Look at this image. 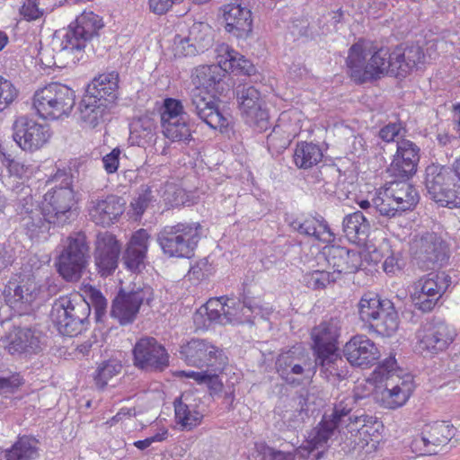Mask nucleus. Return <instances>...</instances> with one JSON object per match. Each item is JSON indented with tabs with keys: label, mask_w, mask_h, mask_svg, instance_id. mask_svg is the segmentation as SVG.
I'll return each instance as SVG.
<instances>
[{
	"label": "nucleus",
	"mask_w": 460,
	"mask_h": 460,
	"mask_svg": "<svg viewBox=\"0 0 460 460\" xmlns=\"http://www.w3.org/2000/svg\"><path fill=\"white\" fill-rule=\"evenodd\" d=\"M342 229L349 242L363 243L368 236L370 223L361 211H356L343 218Z\"/></svg>",
	"instance_id": "ea45409f"
},
{
	"label": "nucleus",
	"mask_w": 460,
	"mask_h": 460,
	"mask_svg": "<svg viewBox=\"0 0 460 460\" xmlns=\"http://www.w3.org/2000/svg\"><path fill=\"white\" fill-rule=\"evenodd\" d=\"M52 181L59 183L52 190L44 195L43 208L54 225L64 226L72 220L75 213L73 207L75 204V191L72 188L73 177L66 170H58Z\"/></svg>",
	"instance_id": "9d476101"
},
{
	"label": "nucleus",
	"mask_w": 460,
	"mask_h": 460,
	"mask_svg": "<svg viewBox=\"0 0 460 460\" xmlns=\"http://www.w3.org/2000/svg\"><path fill=\"white\" fill-rule=\"evenodd\" d=\"M446 249L443 240L433 232L415 236L411 243L412 258L419 268L424 270L442 266L448 259Z\"/></svg>",
	"instance_id": "dca6fc26"
},
{
	"label": "nucleus",
	"mask_w": 460,
	"mask_h": 460,
	"mask_svg": "<svg viewBox=\"0 0 460 460\" xmlns=\"http://www.w3.org/2000/svg\"><path fill=\"white\" fill-rule=\"evenodd\" d=\"M41 285L31 270H21L11 275L2 290L5 304L20 316H31L33 304L39 298Z\"/></svg>",
	"instance_id": "6e6552de"
},
{
	"label": "nucleus",
	"mask_w": 460,
	"mask_h": 460,
	"mask_svg": "<svg viewBox=\"0 0 460 460\" xmlns=\"http://www.w3.org/2000/svg\"><path fill=\"white\" fill-rule=\"evenodd\" d=\"M394 59L403 58V65H398L392 69V76L405 78L419 64L424 62L425 55L422 47L419 44H400L393 49Z\"/></svg>",
	"instance_id": "2f4dec72"
},
{
	"label": "nucleus",
	"mask_w": 460,
	"mask_h": 460,
	"mask_svg": "<svg viewBox=\"0 0 460 460\" xmlns=\"http://www.w3.org/2000/svg\"><path fill=\"white\" fill-rule=\"evenodd\" d=\"M150 235L146 229H139L136 231L130 238L128 244V249H134L144 253H146L148 249V241Z\"/></svg>",
	"instance_id": "0e129e2a"
},
{
	"label": "nucleus",
	"mask_w": 460,
	"mask_h": 460,
	"mask_svg": "<svg viewBox=\"0 0 460 460\" xmlns=\"http://www.w3.org/2000/svg\"><path fill=\"white\" fill-rule=\"evenodd\" d=\"M357 405V399L353 395H342L337 398L333 405V410L327 417L336 422L339 427H347V425L354 424L357 420L358 424L367 423L369 417L364 414L358 415L352 412Z\"/></svg>",
	"instance_id": "473e14b6"
},
{
	"label": "nucleus",
	"mask_w": 460,
	"mask_h": 460,
	"mask_svg": "<svg viewBox=\"0 0 460 460\" xmlns=\"http://www.w3.org/2000/svg\"><path fill=\"white\" fill-rule=\"evenodd\" d=\"M386 189L402 214L413 210L419 203V192L407 180L393 181Z\"/></svg>",
	"instance_id": "c9c22d12"
},
{
	"label": "nucleus",
	"mask_w": 460,
	"mask_h": 460,
	"mask_svg": "<svg viewBox=\"0 0 460 460\" xmlns=\"http://www.w3.org/2000/svg\"><path fill=\"white\" fill-rule=\"evenodd\" d=\"M2 164L5 166L12 176H15L19 179H22L26 176L29 168L25 166L22 162L17 159H14L11 156V155H6L4 153H1Z\"/></svg>",
	"instance_id": "680f3d73"
},
{
	"label": "nucleus",
	"mask_w": 460,
	"mask_h": 460,
	"mask_svg": "<svg viewBox=\"0 0 460 460\" xmlns=\"http://www.w3.org/2000/svg\"><path fill=\"white\" fill-rule=\"evenodd\" d=\"M259 460H296L295 452L288 449H277L266 444L256 446Z\"/></svg>",
	"instance_id": "6e6d98bb"
},
{
	"label": "nucleus",
	"mask_w": 460,
	"mask_h": 460,
	"mask_svg": "<svg viewBox=\"0 0 460 460\" xmlns=\"http://www.w3.org/2000/svg\"><path fill=\"white\" fill-rule=\"evenodd\" d=\"M132 353L134 366L146 372H163L170 364L165 347L154 337L140 338Z\"/></svg>",
	"instance_id": "a211bd4d"
},
{
	"label": "nucleus",
	"mask_w": 460,
	"mask_h": 460,
	"mask_svg": "<svg viewBox=\"0 0 460 460\" xmlns=\"http://www.w3.org/2000/svg\"><path fill=\"white\" fill-rule=\"evenodd\" d=\"M164 137L172 142H182L188 145L193 140L192 133L194 122H191L190 116H183L181 119L161 125Z\"/></svg>",
	"instance_id": "a19ab883"
},
{
	"label": "nucleus",
	"mask_w": 460,
	"mask_h": 460,
	"mask_svg": "<svg viewBox=\"0 0 460 460\" xmlns=\"http://www.w3.org/2000/svg\"><path fill=\"white\" fill-rule=\"evenodd\" d=\"M373 210L389 218L402 215L386 188L373 199Z\"/></svg>",
	"instance_id": "3c124183"
},
{
	"label": "nucleus",
	"mask_w": 460,
	"mask_h": 460,
	"mask_svg": "<svg viewBox=\"0 0 460 460\" xmlns=\"http://www.w3.org/2000/svg\"><path fill=\"white\" fill-rule=\"evenodd\" d=\"M236 98L244 122L254 131L263 132L270 127L269 113L263 107L261 93L252 85H239Z\"/></svg>",
	"instance_id": "2eb2a0df"
},
{
	"label": "nucleus",
	"mask_w": 460,
	"mask_h": 460,
	"mask_svg": "<svg viewBox=\"0 0 460 460\" xmlns=\"http://www.w3.org/2000/svg\"><path fill=\"white\" fill-rule=\"evenodd\" d=\"M252 0H234L220 8L225 30L236 39H247L252 31Z\"/></svg>",
	"instance_id": "aec40b11"
},
{
	"label": "nucleus",
	"mask_w": 460,
	"mask_h": 460,
	"mask_svg": "<svg viewBox=\"0 0 460 460\" xmlns=\"http://www.w3.org/2000/svg\"><path fill=\"white\" fill-rule=\"evenodd\" d=\"M154 298L153 288L144 285L131 289L129 292L120 290L112 301L111 316L120 324L131 323L137 317L140 306L149 305Z\"/></svg>",
	"instance_id": "6ab92c4d"
},
{
	"label": "nucleus",
	"mask_w": 460,
	"mask_h": 460,
	"mask_svg": "<svg viewBox=\"0 0 460 460\" xmlns=\"http://www.w3.org/2000/svg\"><path fill=\"white\" fill-rule=\"evenodd\" d=\"M452 283L446 272H430L412 284L410 299L414 308L422 314L432 312Z\"/></svg>",
	"instance_id": "f8f14e48"
},
{
	"label": "nucleus",
	"mask_w": 460,
	"mask_h": 460,
	"mask_svg": "<svg viewBox=\"0 0 460 460\" xmlns=\"http://www.w3.org/2000/svg\"><path fill=\"white\" fill-rule=\"evenodd\" d=\"M222 66L226 68V73L229 69L232 72L251 75L256 70L255 66L248 59L234 49L227 50L226 58L224 62L222 61Z\"/></svg>",
	"instance_id": "de8ad7c7"
},
{
	"label": "nucleus",
	"mask_w": 460,
	"mask_h": 460,
	"mask_svg": "<svg viewBox=\"0 0 460 460\" xmlns=\"http://www.w3.org/2000/svg\"><path fill=\"white\" fill-rule=\"evenodd\" d=\"M323 156V151L318 145L300 142L296 144L293 159L297 168L306 170L318 164L322 161Z\"/></svg>",
	"instance_id": "79ce46f5"
},
{
	"label": "nucleus",
	"mask_w": 460,
	"mask_h": 460,
	"mask_svg": "<svg viewBox=\"0 0 460 460\" xmlns=\"http://www.w3.org/2000/svg\"><path fill=\"white\" fill-rule=\"evenodd\" d=\"M340 447L344 454H350L356 450L363 449L368 444V428L366 423L347 425L341 428Z\"/></svg>",
	"instance_id": "e433bc0d"
},
{
	"label": "nucleus",
	"mask_w": 460,
	"mask_h": 460,
	"mask_svg": "<svg viewBox=\"0 0 460 460\" xmlns=\"http://www.w3.org/2000/svg\"><path fill=\"white\" fill-rule=\"evenodd\" d=\"M339 426L324 414L321 421L312 429L307 443L313 448H324L335 435Z\"/></svg>",
	"instance_id": "37998d69"
},
{
	"label": "nucleus",
	"mask_w": 460,
	"mask_h": 460,
	"mask_svg": "<svg viewBox=\"0 0 460 460\" xmlns=\"http://www.w3.org/2000/svg\"><path fill=\"white\" fill-rule=\"evenodd\" d=\"M358 314L368 324L369 331L383 337L393 336L399 327V316L394 305L389 299L367 293L358 303Z\"/></svg>",
	"instance_id": "0eeeda50"
},
{
	"label": "nucleus",
	"mask_w": 460,
	"mask_h": 460,
	"mask_svg": "<svg viewBox=\"0 0 460 460\" xmlns=\"http://www.w3.org/2000/svg\"><path fill=\"white\" fill-rule=\"evenodd\" d=\"M13 137L22 150L34 151L48 142L50 137L49 128L47 124L22 117L13 124Z\"/></svg>",
	"instance_id": "a878e982"
},
{
	"label": "nucleus",
	"mask_w": 460,
	"mask_h": 460,
	"mask_svg": "<svg viewBox=\"0 0 460 460\" xmlns=\"http://www.w3.org/2000/svg\"><path fill=\"white\" fill-rule=\"evenodd\" d=\"M104 26L102 18L93 12H84L70 23L60 44V54L71 56L75 64L84 58V49L89 41L98 37Z\"/></svg>",
	"instance_id": "1a4fd4ad"
},
{
	"label": "nucleus",
	"mask_w": 460,
	"mask_h": 460,
	"mask_svg": "<svg viewBox=\"0 0 460 460\" xmlns=\"http://www.w3.org/2000/svg\"><path fill=\"white\" fill-rule=\"evenodd\" d=\"M319 367L321 375L332 384L347 378L349 370L339 352H332L315 358V368Z\"/></svg>",
	"instance_id": "f704fd0d"
},
{
	"label": "nucleus",
	"mask_w": 460,
	"mask_h": 460,
	"mask_svg": "<svg viewBox=\"0 0 460 460\" xmlns=\"http://www.w3.org/2000/svg\"><path fill=\"white\" fill-rule=\"evenodd\" d=\"M336 280L337 277L326 270H313L303 276L305 285L313 290L323 289Z\"/></svg>",
	"instance_id": "864d4df0"
},
{
	"label": "nucleus",
	"mask_w": 460,
	"mask_h": 460,
	"mask_svg": "<svg viewBox=\"0 0 460 460\" xmlns=\"http://www.w3.org/2000/svg\"><path fill=\"white\" fill-rule=\"evenodd\" d=\"M340 177V170L330 164L322 165L316 175V181L325 184H335V181Z\"/></svg>",
	"instance_id": "338daca9"
},
{
	"label": "nucleus",
	"mask_w": 460,
	"mask_h": 460,
	"mask_svg": "<svg viewBox=\"0 0 460 460\" xmlns=\"http://www.w3.org/2000/svg\"><path fill=\"white\" fill-rule=\"evenodd\" d=\"M172 50L176 58L193 57L199 53L189 38L176 35L173 40Z\"/></svg>",
	"instance_id": "13d9d810"
},
{
	"label": "nucleus",
	"mask_w": 460,
	"mask_h": 460,
	"mask_svg": "<svg viewBox=\"0 0 460 460\" xmlns=\"http://www.w3.org/2000/svg\"><path fill=\"white\" fill-rule=\"evenodd\" d=\"M202 236L199 223H178L164 226L156 241L164 255L170 258H190Z\"/></svg>",
	"instance_id": "423d86ee"
},
{
	"label": "nucleus",
	"mask_w": 460,
	"mask_h": 460,
	"mask_svg": "<svg viewBox=\"0 0 460 460\" xmlns=\"http://www.w3.org/2000/svg\"><path fill=\"white\" fill-rule=\"evenodd\" d=\"M199 52H203L212 42L210 37V27L204 22H194L189 29L187 36Z\"/></svg>",
	"instance_id": "8fccbe9b"
},
{
	"label": "nucleus",
	"mask_w": 460,
	"mask_h": 460,
	"mask_svg": "<svg viewBox=\"0 0 460 460\" xmlns=\"http://www.w3.org/2000/svg\"><path fill=\"white\" fill-rule=\"evenodd\" d=\"M328 265L333 270L332 275L337 277L341 274H350L356 272L361 263L359 253L354 250H349L341 246H330L324 252Z\"/></svg>",
	"instance_id": "7c9ffc66"
},
{
	"label": "nucleus",
	"mask_w": 460,
	"mask_h": 460,
	"mask_svg": "<svg viewBox=\"0 0 460 460\" xmlns=\"http://www.w3.org/2000/svg\"><path fill=\"white\" fill-rule=\"evenodd\" d=\"M190 111H185L181 100L165 98L161 110V125L181 119L183 116H190Z\"/></svg>",
	"instance_id": "09e8293b"
},
{
	"label": "nucleus",
	"mask_w": 460,
	"mask_h": 460,
	"mask_svg": "<svg viewBox=\"0 0 460 460\" xmlns=\"http://www.w3.org/2000/svg\"><path fill=\"white\" fill-rule=\"evenodd\" d=\"M75 104V92L58 82L37 90L33 95V107L36 112L47 119L68 117Z\"/></svg>",
	"instance_id": "9b49d317"
},
{
	"label": "nucleus",
	"mask_w": 460,
	"mask_h": 460,
	"mask_svg": "<svg viewBox=\"0 0 460 460\" xmlns=\"http://www.w3.org/2000/svg\"><path fill=\"white\" fill-rule=\"evenodd\" d=\"M119 79V75L117 71L101 74L87 85L85 93L115 104L118 98Z\"/></svg>",
	"instance_id": "72a5a7b5"
},
{
	"label": "nucleus",
	"mask_w": 460,
	"mask_h": 460,
	"mask_svg": "<svg viewBox=\"0 0 460 460\" xmlns=\"http://www.w3.org/2000/svg\"><path fill=\"white\" fill-rule=\"evenodd\" d=\"M411 447L412 452L420 456H431L438 454V450L431 444L428 443L426 437L421 433V436L415 438Z\"/></svg>",
	"instance_id": "774afa93"
},
{
	"label": "nucleus",
	"mask_w": 460,
	"mask_h": 460,
	"mask_svg": "<svg viewBox=\"0 0 460 460\" xmlns=\"http://www.w3.org/2000/svg\"><path fill=\"white\" fill-rule=\"evenodd\" d=\"M39 441L29 436H23L4 451L5 460H32L38 456Z\"/></svg>",
	"instance_id": "c03bdc74"
},
{
	"label": "nucleus",
	"mask_w": 460,
	"mask_h": 460,
	"mask_svg": "<svg viewBox=\"0 0 460 460\" xmlns=\"http://www.w3.org/2000/svg\"><path fill=\"white\" fill-rule=\"evenodd\" d=\"M22 316L14 322V337L12 339V348L18 352L36 353L40 349V338L36 329L31 324H22Z\"/></svg>",
	"instance_id": "58836bf2"
},
{
	"label": "nucleus",
	"mask_w": 460,
	"mask_h": 460,
	"mask_svg": "<svg viewBox=\"0 0 460 460\" xmlns=\"http://www.w3.org/2000/svg\"><path fill=\"white\" fill-rule=\"evenodd\" d=\"M125 199L117 195L99 196L92 194L87 201V211L91 221L103 227L119 220L125 210Z\"/></svg>",
	"instance_id": "4be33fe9"
},
{
	"label": "nucleus",
	"mask_w": 460,
	"mask_h": 460,
	"mask_svg": "<svg viewBox=\"0 0 460 460\" xmlns=\"http://www.w3.org/2000/svg\"><path fill=\"white\" fill-rule=\"evenodd\" d=\"M122 365L115 359L103 361L97 368L94 376L95 385L99 389H103L108 381L121 371Z\"/></svg>",
	"instance_id": "603ef678"
},
{
	"label": "nucleus",
	"mask_w": 460,
	"mask_h": 460,
	"mask_svg": "<svg viewBox=\"0 0 460 460\" xmlns=\"http://www.w3.org/2000/svg\"><path fill=\"white\" fill-rule=\"evenodd\" d=\"M146 253L137 250L127 248L122 256L123 264L130 271H140V270L144 268V260L146 258Z\"/></svg>",
	"instance_id": "052dcab7"
},
{
	"label": "nucleus",
	"mask_w": 460,
	"mask_h": 460,
	"mask_svg": "<svg viewBox=\"0 0 460 460\" xmlns=\"http://www.w3.org/2000/svg\"><path fill=\"white\" fill-rule=\"evenodd\" d=\"M200 399L192 392H184L173 402L175 421L181 430L190 431L201 424L204 414L199 410Z\"/></svg>",
	"instance_id": "cd10ccee"
},
{
	"label": "nucleus",
	"mask_w": 460,
	"mask_h": 460,
	"mask_svg": "<svg viewBox=\"0 0 460 460\" xmlns=\"http://www.w3.org/2000/svg\"><path fill=\"white\" fill-rule=\"evenodd\" d=\"M181 358L196 367H211L214 372L223 369L227 362L224 351L205 340L192 339L182 345Z\"/></svg>",
	"instance_id": "f3484780"
},
{
	"label": "nucleus",
	"mask_w": 460,
	"mask_h": 460,
	"mask_svg": "<svg viewBox=\"0 0 460 460\" xmlns=\"http://www.w3.org/2000/svg\"><path fill=\"white\" fill-rule=\"evenodd\" d=\"M455 428L446 421H436L425 426L423 434L428 443L438 450L440 446L447 442L455 436Z\"/></svg>",
	"instance_id": "a18cd8bd"
},
{
	"label": "nucleus",
	"mask_w": 460,
	"mask_h": 460,
	"mask_svg": "<svg viewBox=\"0 0 460 460\" xmlns=\"http://www.w3.org/2000/svg\"><path fill=\"white\" fill-rule=\"evenodd\" d=\"M289 226L300 234L313 236L315 234V226H318V218L314 217L295 218L289 222Z\"/></svg>",
	"instance_id": "bf43d9fd"
},
{
	"label": "nucleus",
	"mask_w": 460,
	"mask_h": 460,
	"mask_svg": "<svg viewBox=\"0 0 460 460\" xmlns=\"http://www.w3.org/2000/svg\"><path fill=\"white\" fill-rule=\"evenodd\" d=\"M396 146L388 172L399 180H409L417 172L420 149L415 143L405 138L397 140Z\"/></svg>",
	"instance_id": "393cba45"
},
{
	"label": "nucleus",
	"mask_w": 460,
	"mask_h": 460,
	"mask_svg": "<svg viewBox=\"0 0 460 460\" xmlns=\"http://www.w3.org/2000/svg\"><path fill=\"white\" fill-rule=\"evenodd\" d=\"M120 252L121 245L115 235L107 232L97 235L93 258L102 277H108L116 270Z\"/></svg>",
	"instance_id": "b1692460"
},
{
	"label": "nucleus",
	"mask_w": 460,
	"mask_h": 460,
	"mask_svg": "<svg viewBox=\"0 0 460 460\" xmlns=\"http://www.w3.org/2000/svg\"><path fill=\"white\" fill-rule=\"evenodd\" d=\"M226 68L222 60L218 65L199 66L192 75L194 88L190 93V102L186 108L201 121L213 129L227 131L232 116L221 109L217 98L229 91L225 81Z\"/></svg>",
	"instance_id": "f257e3e1"
},
{
	"label": "nucleus",
	"mask_w": 460,
	"mask_h": 460,
	"mask_svg": "<svg viewBox=\"0 0 460 460\" xmlns=\"http://www.w3.org/2000/svg\"><path fill=\"white\" fill-rule=\"evenodd\" d=\"M425 188L431 199L443 207L460 208V158L452 167L432 163L425 169Z\"/></svg>",
	"instance_id": "20e7f679"
},
{
	"label": "nucleus",
	"mask_w": 460,
	"mask_h": 460,
	"mask_svg": "<svg viewBox=\"0 0 460 460\" xmlns=\"http://www.w3.org/2000/svg\"><path fill=\"white\" fill-rule=\"evenodd\" d=\"M343 16L344 13L341 9L329 13L328 15L324 17L326 22L320 27L322 33L328 34L337 31L339 30V24L343 21Z\"/></svg>",
	"instance_id": "69168bd1"
},
{
	"label": "nucleus",
	"mask_w": 460,
	"mask_h": 460,
	"mask_svg": "<svg viewBox=\"0 0 460 460\" xmlns=\"http://www.w3.org/2000/svg\"><path fill=\"white\" fill-rule=\"evenodd\" d=\"M18 96V90L11 81L0 76V112L6 109Z\"/></svg>",
	"instance_id": "4d7b16f0"
},
{
	"label": "nucleus",
	"mask_w": 460,
	"mask_h": 460,
	"mask_svg": "<svg viewBox=\"0 0 460 460\" xmlns=\"http://www.w3.org/2000/svg\"><path fill=\"white\" fill-rule=\"evenodd\" d=\"M155 201L151 189L148 186H141L137 197L133 199L130 208L135 220L141 218L145 211Z\"/></svg>",
	"instance_id": "5fc2aeb1"
},
{
	"label": "nucleus",
	"mask_w": 460,
	"mask_h": 460,
	"mask_svg": "<svg viewBox=\"0 0 460 460\" xmlns=\"http://www.w3.org/2000/svg\"><path fill=\"white\" fill-rule=\"evenodd\" d=\"M19 229L31 241L47 239L54 221L46 216L44 208L34 201L31 194L20 198L15 205Z\"/></svg>",
	"instance_id": "4468645a"
},
{
	"label": "nucleus",
	"mask_w": 460,
	"mask_h": 460,
	"mask_svg": "<svg viewBox=\"0 0 460 460\" xmlns=\"http://www.w3.org/2000/svg\"><path fill=\"white\" fill-rule=\"evenodd\" d=\"M456 331L442 320H433L428 323L419 332V348L422 351L438 354L444 351L454 341Z\"/></svg>",
	"instance_id": "5701e85b"
},
{
	"label": "nucleus",
	"mask_w": 460,
	"mask_h": 460,
	"mask_svg": "<svg viewBox=\"0 0 460 460\" xmlns=\"http://www.w3.org/2000/svg\"><path fill=\"white\" fill-rule=\"evenodd\" d=\"M276 368L287 383L294 384L293 376H303L305 372L315 371V360L313 362L308 351L301 344H296L279 355Z\"/></svg>",
	"instance_id": "412c9836"
},
{
	"label": "nucleus",
	"mask_w": 460,
	"mask_h": 460,
	"mask_svg": "<svg viewBox=\"0 0 460 460\" xmlns=\"http://www.w3.org/2000/svg\"><path fill=\"white\" fill-rule=\"evenodd\" d=\"M90 314V303L76 293L57 298L50 316L60 334L72 337L86 329Z\"/></svg>",
	"instance_id": "39448f33"
},
{
	"label": "nucleus",
	"mask_w": 460,
	"mask_h": 460,
	"mask_svg": "<svg viewBox=\"0 0 460 460\" xmlns=\"http://www.w3.org/2000/svg\"><path fill=\"white\" fill-rule=\"evenodd\" d=\"M206 316L207 318L204 320L203 325L208 327L213 323H218L221 324H225L226 322V318H224V313L220 310L217 309H208L203 310V308H199L196 314L194 321L198 322L199 318Z\"/></svg>",
	"instance_id": "e2e57ef3"
},
{
	"label": "nucleus",
	"mask_w": 460,
	"mask_h": 460,
	"mask_svg": "<svg viewBox=\"0 0 460 460\" xmlns=\"http://www.w3.org/2000/svg\"><path fill=\"white\" fill-rule=\"evenodd\" d=\"M88 259L89 245L86 235L82 232L75 233L63 245L58 257V271L66 281H78L87 266Z\"/></svg>",
	"instance_id": "ddd939ff"
},
{
	"label": "nucleus",
	"mask_w": 460,
	"mask_h": 460,
	"mask_svg": "<svg viewBox=\"0 0 460 460\" xmlns=\"http://www.w3.org/2000/svg\"><path fill=\"white\" fill-rule=\"evenodd\" d=\"M403 58L394 59L393 50L378 48L372 41L359 40L349 49L346 64L350 78L358 84L392 76V69L403 65Z\"/></svg>",
	"instance_id": "f03ea898"
},
{
	"label": "nucleus",
	"mask_w": 460,
	"mask_h": 460,
	"mask_svg": "<svg viewBox=\"0 0 460 460\" xmlns=\"http://www.w3.org/2000/svg\"><path fill=\"white\" fill-rule=\"evenodd\" d=\"M341 333V322L331 318L313 328L311 338L314 358L338 351V338Z\"/></svg>",
	"instance_id": "c756f323"
},
{
	"label": "nucleus",
	"mask_w": 460,
	"mask_h": 460,
	"mask_svg": "<svg viewBox=\"0 0 460 460\" xmlns=\"http://www.w3.org/2000/svg\"><path fill=\"white\" fill-rule=\"evenodd\" d=\"M394 357L385 358L375 370L376 378L384 383L378 387L375 397L376 402L387 409H396L404 405L414 390L413 379L411 375L401 376Z\"/></svg>",
	"instance_id": "7ed1b4c3"
},
{
	"label": "nucleus",
	"mask_w": 460,
	"mask_h": 460,
	"mask_svg": "<svg viewBox=\"0 0 460 460\" xmlns=\"http://www.w3.org/2000/svg\"><path fill=\"white\" fill-rule=\"evenodd\" d=\"M343 354L351 366L369 367L380 358L376 343L366 335H355L345 344Z\"/></svg>",
	"instance_id": "bb28decb"
},
{
	"label": "nucleus",
	"mask_w": 460,
	"mask_h": 460,
	"mask_svg": "<svg viewBox=\"0 0 460 460\" xmlns=\"http://www.w3.org/2000/svg\"><path fill=\"white\" fill-rule=\"evenodd\" d=\"M114 106L96 95L85 93L79 102V120L84 128H95L110 119Z\"/></svg>",
	"instance_id": "c85d7f7f"
},
{
	"label": "nucleus",
	"mask_w": 460,
	"mask_h": 460,
	"mask_svg": "<svg viewBox=\"0 0 460 460\" xmlns=\"http://www.w3.org/2000/svg\"><path fill=\"white\" fill-rule=\"evenodd\" d=\"M156 125L147 115L136 119L130 125V135L137 140L138 145L151 143L155 139Z\"/></svg>",
	"instance_id": "49530a36"
},
{
	"label": "nucleus",
	"mask_w": 460,
	"mask_h": 460,
	"mask_svg": "<svg viewBox=\"0 0 460 460\" xmlns=\"http://www.w3.org/2000/svg\"><path fill=\"white\" fill-rule=\"evenodd\" d=\"M200 308H203V310L213 308L222 311L224 313V318H226V322L239 319L241 312L243 315L245 314V312H243L245 309L250 313L253 311L252 302L244 296L243 297V301L240 299L235 301L234 298H225L224 296L211 298Z\"/></svg>",
	"instance_id": "4c0bfd02"
}]
</instances>
